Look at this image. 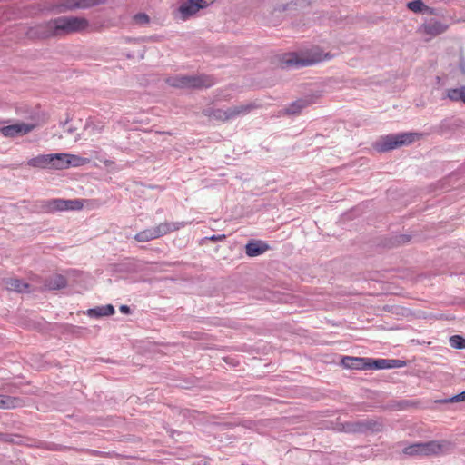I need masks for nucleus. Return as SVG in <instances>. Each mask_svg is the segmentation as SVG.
<instances>
[{
  "instance_id": "nucleus-15",
  "label": "nucleus",
  "mask_w": 465,
  "mask_h": 465,
  "mask_svg": "<svg viewBox=\"0 0 465 465\" xmlns=\"http://www.w3.org/2000/svg\"><path fill=\"white\" fill-rule=\"evenodd\" d=\"M52 162V158H50V154H41L31 158L27 162V165L35 168H50V163Z\"/></svg>"
},
{
  "instance_id": "nucleus-32",
  "label": "nucleus",
  "mask_w": 465,
  "mask_h": 465,
  "mask_svg": "<svg viewBox=\"0 0 465 465\" xmlns=\"http://www.w3.org/2000/svg\"><path fill=\"white\" fill-rule=\"evenodd\" d=\"M214 0H198V2L203 5V8L207 7L210 5Z\"/></svg>"
},
{
  "instance_id": "nucleus-18",
  "label": "nucleus",
  "mask_w": 465,
  "mask_h": 465,
  "mask_svg": "<svg viewBox=\"0 0 465 465\" xmlns=\"http://www.w3.org/2000/svg\"><path fill=\"white\" fill-rule=\"evenodd\" d=\"M407 7L414 12V13H429L430 15H435V11L433 8H430L424 5L421 0H413L407 4Z\"/></svg>"
},
{
  "instance_id": "nucleus-22",
  "label": "nucleus",
  "mask_w": 465,
  "mask_h": 465,
  "mask_svg": "<svg viewBox=\"0 0 465 465\" xmlns=\"http://www.w3.org/2000/svg\"><path fill=\"white\" fill-rule=\"evenodd\" d=\"M53 9L56 13H64L67 11L76 10L75 1L74 0H63L57 5H55Z\"/></svg>"
},
{
  "instance_id": "nucleus-13",
  "label": "nucleus",
  "mask_w": 465,
  "mask_h": 465,
  "mask_svg": "<svg viewBox=\"0 0 465 465\" xmlns=\"http://www.w3.org/2000/svg\"><path fill=\"white\" fill-rule=\"evenodd\" d=\"M448 28V25L442 24L440 21L430 20L423 25V30L427 35L436 36L444 33Z\"/></svg>"
},
{
  "instance_id": "nucleus-19",
  "label": "nucleus",
  "mask_w": 465,
  "mask_h": 465,
  "mask_svg": "<svg viewBox=\"0 0 465 465\" xmlns=\"http://www.w3.org/2000/svg\"><path fill=\"white\" fill-rule=\"evenodd\" d=\"M114 313V308L111 304L100 306V307H97L94 309H90L88 311V314L90 316H96V317L109 316V315H113Z\"/></svg>"
},
{
  "instance_id": "nucleus-7",
  "label": "nucleus",
  "mask_w": 465,
  "mask_h": 465,
  "mask_svg": "<svg viewBox=\"0 0 465 465\" xmlns=\"http://www.w3.org/2000/svg\"><path fill=\"white\" fill-rule=\"evenodd\" d=\"M200 9H203L198 0H186L180 4L179 7L173 12L176 20L186 21L194 15Z\"/></svg>"
},
{
  "instance_id": "nucleus-21",
  "label": "nucleus",
  "mask_w": 465,
  "mask_h": 465,
  "mask_svg": "<svg viewBox=\"0 0 465 465\" xmlns=\"http://www.w3.org/2000/svg\"><path fill=\"white\" fill-rule=\"evenodd\" d=\"M63 157L64 158L68 157L67 162H66L67 168L70 166L79 167V166L88 164L90 163V159L80 157V156L74 155V154L67 153V155H64Z\"/></svg>"
},
{
  "instance_id": "nucleus-11",
  "label": "nucleus",
  "mask_w": 465,
  "mask_h": 465,
  "mask_svg": "<svg viewBox=\"0 0 465 465\" xmlns=\"http://www.w3.org/2000/svg\"><path fill=\"white\" fill-rule=\"evenodd\" d=\"M269 250L268 244L262 241H252L245 246V252L249 257H255Z\"/></svg>"
},
{
  "instance_id": "nucleus-6",
  "label": "nucleus",
  "mask_w": 465,
  "mask_h": 465,
  "mask_svg": "<svg viewBox=\"0 0 465 465\" xmlns=\"http://www.w3.org/2000/svg\"><path fill=\"white\" fill-rule=\"evenodd\" d=\"M254 108V105L252 104H240L232 108H228L226 110L223 109H215L212 110L208 115L209 117L222 121L226 122L232 119H234L240 115H244L249 114L252 109Z\"/></svg>"
},
{
  "instance_id": "nucleus-20",
  "label": "nucleus",
  "mask_w": 465,
  "mask_h": 465,
  "mask_svg": "<svg viewBox=\"0 0 465 465\" xmlns=\"http://www.w3.org/2000/svg\"><path fill=\"white\" fill-rule=\"evenodd\" d=\"M134 239L139 242H145L157 239L153 227L144 229L134 235Z\"/></svg>"
},
{
  "instance_id": "nucleus-14",
  "label": "nucleus",
  "mask_w": 465,
  "mask_h": 465,
  "mask_svg": "<svg viewBox=\"0 0 465 465\" xmlns=\"http://www.w3.org/2000/svg\"><path fill=\"white\" fill-rule=\"evenodd\" d=\"M5 287L9 291L17 292H25L29 289V285L18 278H8L5 280Z\"/></svg>"
},
{
  "instance_id": "nucleus-10",
  "label": "nucleus",
  "mask_w": 465,
  "mask_h": 465,
  "mask_svg": "<svg viewBox=\"0 0 465 465\" xmlns=\"http://www.w3.org/2000/svg\"><path fill=\"white\" fill-rule=\"evenodd\" d=\"M401 361L399 360H385V359H380V360H368V370L370 369H390V368H396V367H401Z\"/></svg>"
},
{
  "instance_id": "nucleus-2",
  "label": "nucleus",
  "mask_w": 465,
  "mask_h": 465,
  "mask_svg": "<svg viewBox=\"0 0 465 465\" xmlns=\"http://www.w3.org/2000/svg\"><path fill=\"white\" fill-rule=\"evenodd\" d=\"M329 58H331V55L328 53L324 54L318 47H315L300 54L296 53L288 54L282 58L281 64L282 67L310 66Z\"/></svg>"
},
{
  "instance_id": "nucleus-29",
  "label": "nucleus",
  "mask_w": 465,
  "mask_h": 465,
  "mask_svg": "<svg viewBox=\"0 0 465 465\" xmlns=\"http://www.w3.org/2000/svg\"><path fill=\"white\" fill-rule=\"evenodd\" d=\"M460 94L461 87L448 89L446 93L447 97L453 102L460 101Z\"/></svg>"
},
{
  "instance_id": "nucleus-30",
  "label": "nucleus",
  "mask_w": 465,
  "mask_h": 465,
  "mask_svg": "<svg viewBox=\"0 0 465 465\" xmlns=\"http://www.w3.org/2000/svg\"><path fill=\"white\" fill-rule=\"evenodd\" d=\"M134 21L136 23V24H140V25H145V24H148L149 21H150V18L149 16L144 14V13H139V14H136L134 17H133Z\"/></svg>"
},
{
  "instance_id": "nucleus-16",
  "label": "nucleus",
  "mask_w": 465,
  "mask_h": 465,
  "mask_svg": "<svg viewBox=\"0 0 465 465\" xmlns=\"http://www.w3.org/2000/svg\"><path fill=\"white\" fill-rule=\"evenodd\" d=\"M66 279L61 274H54L45 282V287L49 290H57L65 287Z\"/></svg>"
},
{
  "instance_id": "nucleus-26",
  "label": "nucleus",
  "mask_w": 465,
  "mask_h": 465,
  "mask_svg": "<svg viewBox=\"0 0 465 465\" xmlns=\"http://www.w3.org/2000/svg\"><path fill=\"white\" fill-rule=\"evenodd\" d=\"M308 104H309L305 100H297L286 109V112L289 114H299Z\"/></svg>"
},
{
  "instance_id": "nucleus-25",
  "label": "nucleus",
  "mask_w": 465,
  "mask_h": 465,
  "mask_svg": "<svg viewBox=\"0 0 465 465\" xmlns=\"http://www.w3.org/2000/svg\"><path fill=\"white\" fill-rule=\"evenodd\" d=\"M46 207L49 212L65 211L66 209L64 199H53L47 203Z\"/></svg>"
},
{
  "instance_id": "nucleus-3",
  "label": "nucleus",
  "mask_w": 465,
  "mask_h": 465,
  "mask_svg": "<svg viewBox=\"0 0 465 465\" xmlns=\"http://www.w3.org/2000/svg\"><path fill=\"white\" fill-rule=\"evenodd\" d=\"M451 447V443L448 440H431L423 443H414L403 449V453L408 456H434L440 455Z\"/></svg>"
},
{
  "instance_id": "nucleus-23",
  "label": "nucleus",
  "mask_w": 465,
  "mask_h": 465,
  "mask_svg": "<svg viewBox=\"0 0 465 465\" xmlns=\"http://www.w3.org/2000/svg\"><path fill=\"white\" fill-rule=\"evenodd\" d=\"M77 9H87L95 5H103L106 0H74Z\"/></svg>"
},
{
  "instance_id": "nucleus-8",
  "label": "nucleus",
  "mask_w": 465,
  "mask_h": 465,
  "mask_svg": "<svg viewBox=\"0 0 465 465\" xmlns=\"http://www.w3.org/2000/svg\"><path fill=\"white\" fill-rule=\"evenodd\" d=\"M35 128L34 124L25 123H16L1 128V134L5 137H15L24 135Z\"/></svg>"
},
{
  "instance_id": "nucleus-31",
  "label": "nucleus",
  "mask_w": 465,
  "mask_h": 465,
  "mask_svg": "<svg viewBox=\"0 0 465 465\" xmlns=\"http://www.w3.org/2000/svg\"><path fill=\"white\" fill-rule=\"evenodd\" d=\"M465 401V391L452 397L448 401L450 402H459V401Z\"/></svg>"
},
{
  "instance_id": "nucleus-28",
  "label": "nucleus",
  "mask_w": 465,
  "mask_h": 465,
  "mask_svg": "<svg viewBox=\"0 0 465 465\" xmlns=\"http://www.w3.org/2000/svg\"><path fill=\"white\" fill-rule=\"evenodd\" d=\"M450 344L452 348L456 349H464L465 348V339L459 335H454L450 339Z\"/></svg>"
},
{
  "instance_id": "nucleus-4",
  "label": "nucleus",
  "mask_w": 465,
  "mask_h": 465,
  "mask_svg": "<svg viewBox=\"0 0 465 465\" xmlns=\"http://www.w3.org/2000/svg\"><path fill=\"white\" fill-rule=\"evenodd\" d=\"M421 136L418 133H401L382 136L375 143V149L379 152H388L398 147L411 144Z\"/></svg>"
},
{
  "instance_id": "nucleus-27",
  "label": "nucleus",
  "mask_w": 465,
  "mask_h": 465,
  "mask_svg": "<svg viewBox=\"0 0 465 465\" xmlns=\"http://www.w3.org/2000/svg\"><path fill=\"white\" fill-rule=\"evenodd\" d=\"M65 211H78L83 209L84 207V200L74 199V200H64Z\"/></svg>"
},
{
  "instance_id": "nucleus-33",
  "label": "nucleus",
  "mask_w": 465,
  "mask_h": 465,
  "mask_svg": "<svg viewBox=\"0 0 465 465\" xmlns=\"http://www.w3.org/2000/svg\"><path fill=\"white\" fill-rule=\"evenodd\" d=\"M225 235L224 234H220V235H213L212 237H210V240L211 241H223L225 239Z\"/></svg>"
},
{
  "instance_id": "nucleus-5",
  "label": "nucleus",
  "mask_w": 465,
  "mask_h": 465,
  "mask_svg": "<svg viewBox=\"0 0 465 465\" xmlns=\"http://www.w3.org/2000/svg\"><path fill=\"white\" fill-rule=\"evenodd\" d=\"M170 85L177 88H203L213 84V80L207 75H179L168 79Z\"/></svg>"
},
{
  "instance_id": "nucleus-9",
  "label": "nucleus",
  "mask_w": 465,
  "mask_h": 465,
  "mask_svg": "<svg viewBox=\"0 0 465 465\" xmlns=\"http://www.w3.org/2000/svg\"><path fill=\"white\" fill-rule=\"evenodd\" d=\"M183 222H163L153 227L157 239L184 227Z\"/></svg>"
},
{
  "instance_id": "nucleus-1",
  "label": "nucleus",
  "mask_w": 465,
  "mask_h": 465,
  "mask_svg": "<svg viewBox=\"0 0 465 465\" xmlns=\"http://www.w3.org/2000/svg\"><path fill=\"white\" fill-rule=\"evenodd\" d=\"M90 22L83 16L63 15L42 25L44 37H62L89 31Z\"/></svg>"
},
{
  "instance_id": "nucleus-17",
  "label": "nucleus",
  "mask_w": 465,
  "mask_h": 465,
  "mask_svg": "<svg viewBox=\"0 0 465 465\" xmlns=\"http://www.w3.org/2000/svg\"><path fill=\"white\" fill-rule=\"evenodd\" d=\"M64 155H67V153H52L50 154V158H52V162L50 163V169L55 170H64L67 169V158H64Z\"/></svg>"
},
{
  "instance_id": "nucleus-34",
  "label": "nucleus",
  "mask_w": 465,
  "mask_h": 465,
  "mask_svg": "<svg viewBox=\"0 0 465 465\" xmlns=\"http://www.w3.org/2000/svg\"><path fill=\"white\" fill-rule=\"evenodd\" d=\"M120 311L124 313H129L130 312V308L127 306V305H122L120 307Z\"/></svg>"
},
{
  "instance_id": "nucleus-35",
  "label": "nucleus",
  "mask_w": 465,
  "mask_h": 465,
  "mask_svg": "<svg viewBox=\"0 0 465 465\" xmlns=\"http://www.w3.org/2000/svg\"><path fill=\"white\" fill-rule=\"evenodd\" d=\"M460 101L465 104V86H461Z\"/></svg>"
},
{
  "instance_id": "nucleus-12",
  "label": "nucleus",
  "mask_w": 465,
  "mask_h": 465,
  "mask_svg": "<svg viewBox=\"0 0 465 465\" xmlns=\"http://www.w3.org/2000/svg\"><path fill=\"white\" fill-rule=\"evenodd\" d=\"M368 360L366 358L345 356L341 360L344 367L356 370H368Z\"/></svg>"
},
{
  "instance_id": "nucleus-24",
  "label": "nucleus",
  "mask_w": 465,
  "mask_h": 465,
  "mask_svg": "<svg viewBox=\"0 0 465 465\" xmlns=\"http://www.w3.org/2000/svg\"><path fill=\"white\" fill-rule=\"evenodd\" d=\"M19 400L9 396L0 395V409H14L18 405Z\"/></svg>"
}]
</instances>
